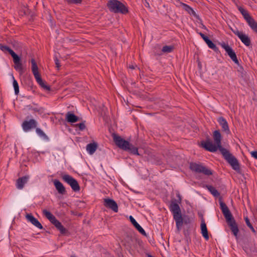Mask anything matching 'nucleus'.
<instances>
[{
    "mask_svg": "<svg viewBox=\"0 0 257 257\" xmlns=\"http://www.w3.org/2000/svg\"><path fill=\"white\" fill-rule=\"evenodd\" d=\"M201 230L202 236L206 240H208L209 239V235L208 232L207 230V228L206 226V224L205 223V220L204 218L202 217L201 222Z\"/></svg>",
    "mask_w": 257,
    "mask_h": 257,
    "instance_id": "nucleus-20",
    "label": "nucleus"
},
{
    "mask_svg": "<svg viewBox=\"0 0 257 257\" xmlns=\"http://www.w3.org/2000/svg\"><path fill=\"white\" fill-rule=\"evenodd\" d=\"M178 199L171 201L170 205V210L173 215V218L175 220L176 226L179 229L183 225V220L181 209L178 203H181L182 198L180 194H177Z\"/></svg>",
    "mask_w": 257,
    "mask_h": 257,
    "instance_id": "nucleus-3",
    "label": "nucleus"
},
{
    "mask_svg": "<svg viewBox=\"0 0 257 257\" xmlns=\"http://www.w3.org/2000/svg\"><path fill=\"white\" fill-rule=\"evenodd\" d=\"M65 119L69 123H75L80 120V118L76 115L72 111H68L65 115Z\"/></svg>",
    "mask_w": 257,
    "mask_h": 257,
    "instance_id": "nucleus-15",
    "label": "nucleus"
},
{
    "mask_svg": "<svg viewBox=\"0 0 257 257\" xmlns=\"http://www.w3.org/2000/svg\"><path fill=\"white\" fill-rule=\"evenodd\" d=\"M29 179V177L28 176H23L22 177L19 178L17 180V188L19 189H22L24 188V185L28 182Z\"/></svg>",
    "mask_w": 257,
    "mask_h": 257,
    "instance_id": "nucleus-21",
    "label": "nucleus"
},
{
    "mask_svg": "<svg viewBox=\"0 0 257 257\" xmlns=\"http://www.w3.org/2000/svg\"><path fill=\"white\" fill-rule=\"evenodd\" d=\"M174 49V47L173 46L166 45L163 47L162 51L164 53H171L173 51Z\"/></svg>",
    "mask_w": 257,
    "mask_h": 257,
    "instance_id": "nucleus-32",
    "label": "nucleus"
},
{
    "mask_svg": "<svg viewBox=\"0 0 257 257\" xmlns=\"http://www.w3.org/2000/svg\"><path fill=\"white\" fill-rule=\"evenodd\" d=\"M36 132L38 134V135L43 138L44 140L49 141V137L46 135V134L40 128L37 127L36 128Z\"/></svg>",
    "mask_w": 257,
    "mask_h": 257,
    "instance_id": "nucleus-29",
    "label": "nucleus"
},
{
    "mask_svg": "<svg viewBox=\"0 0 257 257\" xmlns=\"http://www.w3.org/2000/svg\"><path fill=\"white\" fill-rule=\"evenodd\" d=\"M130 153L133 155L140 156L138 149L137 147H134L133 145L130 143Z\"/></svg>",
    "mask_w": 257,
    "mask_h": 257,
    "instance_id": "nucleus-30",
    "label": "nucleus"
},
{
    "mask_svg": "<svg viewBox=\"0 0 257 257\" xmlns=\"http://www.w3.org/2000/svg\"><path fill=\"white\" fill-rule=\"evenodd\" d=\"M54 185L59 194L63 195L66 193L65 188L59 180H55L54 181Z\"/></svg>",
    "mask_w": 257,
    "mask_h": 257,
    "instance_id": "nucleus-19",
    "label": "nucleus"
},
{
    "mask_svg": "<svg viewBox=\"0 0 257 257\" xmlns=\"http://www.w3.org/2000/svg\"><path fill=\"white\" fill-rule=\"evenodd\" d=\"M31 85H32V86H31V88H32V89H33V83H32V82H31Z\"/></svg>",
    "mask_w": 257,
    "mask_h": 257,
    "instance_id": "nucleus-48",
    "label": "nucleus"
},
{
    "mask_svg": "<svg viewBox=\"0 0 257 257\" xmlns=\"http://www.w3.org/2000/svg\"><path fill=\"white\" fill-rule=\"evenodd\" d=\"M217 121L221 126L222 131L225 132L227 135L230 133L229 125L226 120L222 116L219 117Z\"/></svg>",
    "mask_w": 257,
    "mask_h": 257,
    "instance_id": "nucleus-14",
    "label": "nucleus"
},
{
    "mask_svg": "<svg viewBox=\"0 0 257 257\" xmlns=\"http://www.w3.org/2000/svg\"><path fill=\"white\" fill-rule=\"evenodd\" d=\"M238 9L243 16H249L247 11L242 7H240Z\"/></svg>",
    "mask_w": 257,
    "mask_h": 257,
    "instance_id": "nucleus-39",
    "label": "nucleus"
},
{
    "mask_svg": "<svg viewBox=\"0 0 257 257\" xmlns=\"http://www.w3.org/2000/svg\"><path fill=\"white\" fill-rule=\"evenodd\" d=\"M232 32L236 35L241 41L246 46H249L251 44L250 38L248 36L242 32L239 31L237 29L233 30L231 29Z\"/></svg>",
    "mask_w": 257,
    "mask_h": 257,
    "instance_id": "nucleus-10",
    "label": "nucleus"
},
{
    "mask_svg": "<svg viewBox=\"0 0 257 257\" xmlns=\"http://www.w3.org/2000/svg\"><path fill=\"white\" fill-rule=\"evenodd\" d=\"M103 205L107 208L112 210L114 212H118V206L116 202L113 200L109 198H104L103 201Z\"/></svg>",
    "mask_w": 257,
    "mask_h": 257,
    "instance_id": "nucleus-13",
    "label": "nucleus"
},
{
    "mask_svg": "<svg viewBox=\"0 0 257 257\" xmlns=\"http://www.w3.org/2000/svg\"><path fill=\"white\" fill-rule=\"evenodd\" d=\"M40 86L44 90L50 91L51 90V87L49 85L46 84L45 82L43 80H41L40 82H37Z\"/></svg>",
    "mask_w": 257,
    "mask_h": 257,
    "instance_id": "nucleus-34",
    "label": "nucleus"
},
{
    "mask_svg": "<svg viewBox=\"0 0 257 257\" xmlns=\"http://www.w3.org/2000/svg\"><path fill=\"white\" fill-rule=\"evenodd\" d=\"M63 180L69 184L74 192H78L80 190V186L77 181L72 176L65 174L62 176Z\"/></svg>",
    "mask_w": 257,
    "mask_h": 257,
    "instance_id": "nucleus-7",
    "label": "nucleus"
},
{
    "mask_svg": "<svg viewBox=\"0 0 257 257\" xmlns=\"http://www.w3.org/2000/svg\"><path fill=\"white\" fill-rule=\"evenodd\" d=\"M221 46L225 50L227 55L234 62L236 65H239V61L237 58L236 55L234 50L228 45L224 42L220 43Z\"/></svg>",
    "mask_w": 257,
    "mask_h": 257,
    "instance_id": "nucleus-8",
    "label": "nucleus"
},
{
    "mask_svg": "<svg viewBox=\"0 0 257 257\" xmlns=\"http://www.w3.org/2000/svg\"><path fill=\"white\" fill-rule=\"evenodd\" d=\"M36 81L37 82H40L41 80H42L41 77V75L40 74H39V71L38 72H34V73H33Z\"/></svg>",
    "mask_w": 257,
    "mask_h": 257,
    "instance_id": "nucleus-38",
    "label": "nucleus"
},
{
    "mask_svg": "<svg viewBox=\"0 0 257 257\" xmlns=\"http://www.w3.org/2000/svg\"><path fill=\"white\" fill-rule=\"evenodd\" d=\"M54 61H55V65L56 66V67L59 69L61 67V65L59 62V60H58V59L56 56H55Z\"/></svg>",
    "mask_w": 257,
    "mask_h": 257,
    "instance_id": "nucleus-40",
    "label": "nucleus"
},
{
    "mask_svg": "<svg viewBox=\"0 0 257 257\" xmlns=\"http://www.w3.org/2000/svg\"><path fill=\"white\" fill-rule=\"evenodd\" d=\"M13 61L15 64V69L22 75L24 73L25 69L21 62V57L17 54H16L13 57Z\"/></svg>",
    "mask_w": 257,
    "mask_h": 257,
    "instance_id": "nucleus-12",
    "label": "nucleus"
},
{
    "mask_svg": "<svg viewBox=\"0 0 257 257\" xmlns=\"http://www.w3.org/2000/svg\"><path fill=\"white\" fill-rule=\"evenodd\" d=\"M130 221L134 225L135 228L142 235L146 236L147 234L145 230L137 222L135 219L131 215H130Z\"/></svg>",
    "mask_w": 257,
    "mask_h": 257,
    "instance_id": "nucleus-16",
    "label": "nucleus"
},
{
    "mask_svg": "<svg viewBox=\"0 0 257 257\" xmlns=\"http://www.w3.org/2000/svg\"><path fill=\"white\" fill-rule=\"evenodd\" d=\"M13 84L15 90V93L16 95H18L19 93V86L18 82L17 80L15 79L14 77L13 76Z\"/></svg>",
    "mask_w": 257,
    "mask_h": 257,
    "instance_id": "nucleus-31",
    "label": "nucleus"
},
{
    "mask_svg": "<svg viewBox=\"0 0 257 257\" xmlns=\"http://www.w3.org/2000/svg\"><path fill=\"white\" fill-rule=\"evenodd\" d=\"M26 217L27 219L36 227L39 229H43L42 225L32 214H27Z\"/></svg>",
    "mask_w": 257,
    "mask_h": 257,
    "instance_id": "nucleus-17",
    "label": "nucleus"
},
{
    "mask_svg": "<svg viewBox=\"0 0 257 257\" xmlns=\"http://www.w3.org/2000/svg\"><path fill=\"white\" fill-rule=\"evenodd\" d=\"M43 213L52 224L57 220L55 216H54L50 211L47 210H44L43 211Z\"/></svg>",
    "mask_w": 257,
    "mask_h": 257,
    "instance_id": "nucleus-25",
    "label": "nucleus"
},
{
    "mask_svg": "<svg viewBox=\"0 0 257 257\" xmlns=\"http://www.w3.org/2000/svg\"><path fill=\"white\" fill-rule=\"evenodd\" d=\"M213 138L215 144H213L212 142L208 139L205 141H201V146L205 150L210 152H215L217 150H219L220 152H221L222 149L225 148L222 147V136L219 130H216L213 132Z\"/></svg>",
    "mask_w": 257,
    "mask_h": 257,
    "instance_id": "nucleus-1",
    "label": "nucleus"
},
{
    "mask_svg": "<svg viewBox=\"0 0 257 257\" xmlns=\"http://www.w3.org/2000/svg\"><path fill=\"white\" fill-rule=\"evenodd\" d=\"M32 110H34L35 111H37V112L39 111V110L36 108H32Z\"/></svg>",
    "mask_w": 257,
    "mask_h": 257,
    "instance_id": "nucleus-45",
    "label": "nucleus"
},
{
    "mask_svg": "<svg viewBox=\"0 0 257 257\" xmlns=\"http://www.w3.org/2000/svg\"><path fill=\"white\" fill-rule=\"evenodd\" d=\"M49 20H50V23H51L52 26H53V25H55V24H53V22H52V20L51 19H50Z\"/></svg>",
    "mask_w": 257,
    "mask_h": 257,
    "instance_id": "nucleus-44",
    "label": "nucleus"
},
{
    "mask_svg": "<svg viewBox=\"0 0 257 257\" xmlns=\"http://www.w3.org/2000/svg\"><path fill=\"white\" fill-rule=\"evenodd\" d=\"M52 224L59 230L62 234L64 235L68 232L67 229L62 225V223L58 219Z\"/></svg>",
    "mask_w": 257,
    "mask_h": 257,
    "instance_id": "nucleus-22",
    "label": "nucleus"
},
{
    "mask_svg": "<svg viewBox=\"0 0 257 257\" xmlns=\"http://www.w3.org/2000/svg\"><path fill=\"white\" fill-rule=\"evenodd\" d=\"M97 148V144L96 143L93 142L89 143L86 146V150L89 154L92 155L96 151Z\"/></svg>",
    "mask_w": 257,
    "mask_h": 257,
    "instance_id": "nucleus-23",
    "label": "nucleus"
},
{
    "mask_svg": "<svg viewBox=\"0 0 257 257\" xmlns=\"http://www.w3.org/2000/svg\"><path fill=\"white\" fill-rule=\"evenodd\" d=\"M206 187L211 194L215 197H218L220 196V193L213 186L208 185L206 186Z\"/></svg>",
    "mask_w": 257,
    "mask_h": 257,
    "instance_id": "nucleus-27",
    "label": "nucleus"
},
{
    "mask_svg": "<svg viewBox=\"0 0 257 257\" xmlns=\"http://www.w3.org/2000/svg\"><path fill=\"white\" fill-rule=\"evenodd\" d=\"M199 34L205 42L209 39L208 36H206L201 32L199 33Z\"/></svg>",
    "mask_w": 257,
    "mask_h": 257,
    "instance_id": "nucleus-41",
    "label": "nucleus"
},
{
    "mask_svg": "<svg viewBox=\"0 0 257 257\" xmlns=\"http://www.w3.org/2000/svg\"><path fill=\"white\" fill-rule=\"evenodd\" d=\"M113 139L115 144L118 148L125 151L128 150V141H125L115 134H113Z\"/></svg>",
    "mask_w": 257,
    "mask_h": 257,
    "instance_id": "nucleus-9",
    "label": "nucleus"
},
{
    "mask_svg": "<svg viewBox=\"0 0 257 257\" xmlns=\"http://www.w3.org/2000/svg\"><path fill=\"white\" fill-rule=\"evenodd\" d=\"M37 126V122L34 119H30L29 120H25L23 122L22 126L23 130L27 132L31 129L36 128Z\"/></svg>",
    "mask_w": 257,
    "mask_h": 257,
    "instance_id": "nucleus-11",
    "label": "nucleus"
},
{
    "mask_svg": "<svg viewBox=\"0 0 257 257\" xmlns=\"http://www.w3.org/2000/svg\"><path fill=\"white\" fill-rule=\"evenodd\" d=\"M0 50H1L4 53L8 52L11 56L13 57L16 54H17L12 49L7 46L4 45L2 44H0Z\"/></svg>",
    "mask_w": 257,
    "mask_h": 257,
    "instance_id": "nucleus-24",
    "label": "nucleus"
},
{
    "mask_svg": "<svg viewBox=\"0 0 257 257\" xmlns=\"http://www.w3.org/2000/svg\"><path fill=\"white\" fill-rule=\"evenodd\" d=\"M127 103H128V101L127 100V99H126V104H127Z\"/></svg>",
    "mask_w": 257,
    "mask_h": 257,
    "instance_id": "nucleus-51",
    "label": "nucleus"
},
{
    "mask_svg": "<svg viewBox=\"0 0 257 257\" xmlns=\"http://www.w3.org/2000/svg\"><path fill=\"white\" fill-rule=\"evenodd\" d=\"M24 13H25V15H27V13L26 12V11H25Z\"/></svg>",
    "mask_w": 257,
    "mask_h": 257,
    "instance_id": "nucleus-50",
    "label": "nucleus"
},
{
    "mask_svg": "<svg viewBox=\"0 0 257 257\" xmlns=\"http://www.w3.org/2000/svg\"><path fill=\"white\" fill-rule=\"evenodd\" d=\"M135 66H130V69H135Z\"/></svg>",
    "mask_w": 257,
    "mask_h": 257,
    "instance_id": "nucleus-46",
    "label": "nucleus"
},
{
    "mask_svg": "<svg viewBox=\"0 0 257 257\" xmlns=\"http://www.w3.org/2000/svg\"><path fill=\"white\" fill-rule=\"evenodd\" d=\"M70 257H76V256L75 255H72L70 256Z\"/></svg>",
    "mask_w": 257,
    "mask_h": 257,
    "instance_id": "nucleus-49",
    "label": "nucleus"
},
{
    "mask_svg": "<svg viewBox=\"0 0 257 257\" xmlns=\"http://www.w3.org/2000/svg\"><path fill=\"white\" fill-rule=\"evenodd\" d=\"M219 204L220 209L226 219L227 225L230 227L232 234L237 238L239 229L232 214L226 204L221 201V198L219 199Z\"/></svg>",
    "mask_w": 257,
    "mask_h": 257,
    "instance_id": "nucleus-2",
    "label": "nucleus"
},
{
    "mask_svg": "<svg viewBox=\"0 0 257 257\" xmlns=\"http://www.w3.org/2000/svg\"><path fill=\"white\" fill-rule=\"evenodd\" d=\"M250 154L251 157L257 160V151L251 152Z\"/></svg>",
    "mask_w": 257,
    "mask_h": 257,
    "instance_id": "nucleus-43",
    "label": "nucleus"
},
{
    "mask_svg": "<svg viewBox=\"0 0 257 257\" xmlns=\"http://www.w3.org/2000/svg\"><path fill=\"white\" fill-rule=\"evenodd\" d=\"M181 6L182 7L183 10H184L188 13L189 15L196 16L195 11L190 6L184 3H181Z\"/></svg>",
    "mask_w": 257,
    "mask_h": 257,
    "instance_id": "nucleus-26",
    "label": "nucleus"
},
{
    "mask_svg": "<svg viewBox=\"0 0 257 257\" xmlns=\"http://www.w3.org/2000/svg\"><path fill=\"white\" fill-rule=\"evenodd\" d=\"M208 47L212 49L216 53H220V51L216 45L209 39L206 42Z\"/></svg>",
    "mask_w": 257,
    "mask_h": 257,
    "instance_id": "nucleus-28",
    "label": "nucleus"
},
{
    "mask_svg": "<svg viewBox=\"0 0 257 257\" xmlns=\"http://www.w3.org/2000/svg\"><path fill=\"white\" fill-rule=\"evenodd\" d=\"M247 23L248 25L255 33L257 34V22H256L253 17H243Z\"/></svg>",
    "mask_w": 257,
    "mask_h": 257,
    "instance_id": "nucleus-18",
    "label": "nucleus"
},
{
    "mask_svg": "<svg viewBox=\"0 0 257 257\" xmlns=\"http://www.w3.org/2000/svg\"><path fill=\"white\" fill-rule=\"evenodd\" d=\"M220 153L222 155L224 159L231 166L234 170L237 172L240 170V166L238 160L229 151L226 149H222Z\"/></svg>",
    "mask_w": 257,
    "mask_h": 257,
    "instance_id": "nucleus-5",
    "label": "nucleus"
},
{
    "mask_svg": "<svg viewBox=\"0 0 257 257\" xmlns=\"http://www.w3.org/2000/svg\"><path fill=\"white\" fill-rule=\"evenodd\" d=\"M107 7L110 12L114 14L125 15L128 12L127 8L118 0H109Z\"/></svg>",
    "mask_w": 257,
    "mask_h": 257,
    "instance_id": "nucleus-4",
    "label": "nucleus"
},
{
    "mask_svg": "<svg viewBox=\"0 0 257 257\" xmlns=\"http://www.w3.org/2000/svg\"><path fill=\"white\" fill-rule=\"evenodd\" d=\"M189 169L196 173H202L206 176H210L213 174L212 171L204 166L202 163L198 162H190Z\"/></svg>",
    "mask_w": 257,
    "mask_h": 257,
    "instance_id": "nucleus-6",
    "label": "nucleus"
},
{
    "mask_svg": "<svg viewBox=\"0 0 257 257\" xmlns=\"http://www.w3.org/2000/svg\"><path fill=\"white\" fill-rule=\"evenodd\" d=\"M237 66H238L237 71L241 73V74H243L244 69H243V68L242 67V66L241 65H240L239 63V65H237Z\"/></svg>",
    "mask_w": 257,
    "mask_h": 257,
    "instance_id": "nucleus-42",
    "label": "nucleus"
},
{
    "mask_svg": "<svg viewBox=\"0 0 257 257\" xmlns=\"http://www.w3.org/2000/svg\"><path fill=\"white\" fill-rule=\"evenodd\" d=\"M85 121H83V122L76 124L75 126L76 127H78L79 128V130L82 131L84 130L86 128V125L85 124Z\"/></svg>",
    "mask_w": 257,
    "mask_h": 257,
    "instance_id": "nucleus-37",
    "label": "nucleus"
},
{
    "mask_svg": "<svg viewBox=\"0 0 257 257\" xmlns=\"http://www.w3.org/2000/svg\"><path fill=\"white\" fill-rule=\"evenodd\" d=\"M65 2L69 5H77L81 4L82 0H65Z\"/></svg>",
    "mask_w": 257,
    "mask_h": 257,
    "instance_id": "nucleus-36",
    "label": "nucleus"
},
{
    "mask_svg": "<svg viewBox=\"0 0 257 257\" xmlns=\"http://www.w3.org/2000/svg\"><path fill=\"white\" fill-rule=\"evenodd\" d=\"M32 64V71L33 73L38 72V67L34 59L32 58L31 60Z\"/></svg>",
    "mask_w": 257,
    "mask_h": 257,
    "instance_id": "nucleus-33",
    "label": "nucleus"
},
{
    "mask_svg": "<svg viewBox=\"0 0 257 257\" xmlns=\"http://www.w3.org/2000/svg\"><path fill=\"white\" fill-rule=\"evenodd\" d=\"M244 220H245L246 225L250 229V230L252 231V232L255 233V230L254 228H253V226L252 225V224H251V223L250 222V221H249V219H248V218L247 217H246L244 218Z\"/></svg>",
    "mask_w": 257,
    "mask_h": 257,
    "instance_id": "nucleus-35",
    "label": "nucleus"
},
{
    "mask_svg": "<svg viewBox=\"0 0 257 257\" xmlns=\"http://www.w3.org/2000/svg\"><path fill=\"white\" fill-rule=\"evenodd\" d=\"M28 107H29V109H32V108H33L30 105L28 106Z\"/></svg>",
    "mask_w": 257,
    "mask_h": 257,
    "instance_id": "nucleus-47",
    "label": "nucleus"
}]
</instances>
